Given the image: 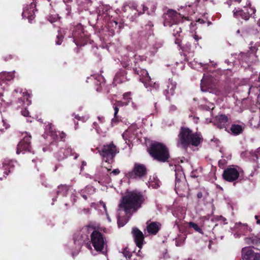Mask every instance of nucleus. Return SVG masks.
<instances>
[{
	"instance_id": "nucleus-12",
	"label": "nucleus",
	"mask_w": 260,
	"mask_h": 260,
	"mask_svg": "<svg viewBox=\"0 0 260 260\" xmlns=\"http://www.w3.org/2000/svg\"><path fill=\"white\" fill-rule=\"evenodd\" d=\"M252 247H245L241 250L243 260H260V252H255Z\"/></svg>"
},
{
	"instance_id": "nucleus-63",
	"label": "nucleus",
	"mask_w": 260,
	"mask_h": 260,
	"mask_svg": "<svg viewBox=\"0 0 260 260\" xmlns=\"http://www.w3.org/2000/svg\"><path fill=\"white\" fill-rule=\"evenodd\" d=\"M57 166H55V167L54 171H56V170H57Z\"/></svg>"
},
{
	"instance_id": "nucleus-16",
	"label": "nucleus",
	"mask_w": 260,
	"mask_h": 260,
	"mask_svg": "<svg viewBox=\"0 0 260 260\" xmlns=\"http://www.w3.org/2000/svg\"><path fill=\"white\" fill-rule=\"evenodd\" d=\"M229 118L225 114H218L214 118V125L219 129L226 128L230 123Z\"/></svg>"
},
{
	"instance_id": "nucleus-14",
	"label": "nucleus",
	"mask_w": 260,
	"mask_h": 260,
	"mask_svg": "<svg viewBox=\"0 0 260 260\" xmlns=\"http://www.w3.org/2000/svg\"><path fill=\"white\" fill-rule=\"evenodd\" d=\"M132 234L136 246L141 249L144 242L143 233L138 228L134 227L132 229Z\"/></svg>"
},
{
	"instance_id": "nucleus-1",
	"label": "nucleus",
	"mask_w": 260,
	"mask_h": 260,
	"mask_svg": "<svg viewBox=\"0 0 260 260\" xmlns=\"http://www.w3.org/2000/svg\"><path fill=\"white\" fill-rule=\"evenodd\" d=\"M145 198L141 192L132 191L123 196L119 204V209L124 211L126 216H119L117 224L119 228L123 226L129 220L130 216L142 206Z\"/></svg>"
},
{
	"instance_id": "nucleus-50",
	"label": "nucleus",
	"mask_w": 260,
	"mask_h": 260,
	"mask_svg": "<svg viewBox=\"0 0 260 260\" xmlns=\"http://www.w3.org/2000/svg\"><path fill=\"white\" fill-rule=\"evenodd\" d=\"M77 45L79 46H84L86 44V42H76Z\"/></svg>"
},
{
	"instance_id": "nucleus-3",
	"label": "nucleus",
	"mask_w": 260,
	"mask_h": 260,
	"mask_svg": "<svg viewBox=\"0 0 260 260\" xmlns=\"http://www.w3.org/2000/svg\"><path fill=\"white\" fill-rule=\"evenodd\" d=\"M147 151L154 160L160 162L169 161L170 155L169 148L162 143L156 141L152 142L147 148Z\"/></svg>"
},
{
	"instance_id": "nucleus-47",
	"label": "nucleus",
	"mask_w": 260,
	"mask_h": 260,
	"mask_svg": "<svg viewBox=\"0 0 260 260\" xmlns=\"http://www.w3.org/2000/svg\"><path fill=\"white\" fill-rule=\"evenodd\" d=\"M98 120L101 123H104L105 121V118L103 116H98Z\"/></svg>"
},
{
	"instance_id": "nucleus-9",
	"label": "nucleus",
	"mask_w": 260,
	"mask_h": 260,
	"mask_svg": "<svg viewBox=\"0 0 260 260\" xmlns=\"http://www.w3.org/2000/svg\"><path fill=\"white\" fill-rule=\"evenodd\" d=\"M127 8L135 10L137 12L138 16H140L145 13L148 15H150L154 12L155 10V7H153L149 10L148 6L144 4H141L140 6H138L135 4L129 3L124 4L122 8V10L124 12H126Z\"/></svg>"
},
{
	"instance_id": "nucleus-25",
	"label": "nucleus",
	"mask_w": 260,
	"mask_h": 260,
	"mask_svg": "<svg viewBox=\"0 0 260 260\" xmlns=\"http://www.w3.org/2000/svg\"><path fill=\"white\" fill-rule=\"evenodd\" d=\"M244 129V126L236 124H232L230 128L231 133L235 136H238L241 134L243 132Z\"/></svg>"
},
{
	"instance_id": "nucleus-36",
	"label": "nucleus",
	"mask_w": 260,
	"mask_h": 260,
	"mask_svg": "<svg viewBox=\"0 0 260 260\" xmlns=\"http://www.w3.org/2000/svg\"><path fill=\"white\" fill-rule=\"evenodd\" d=\"M24 108H22V110L21 111V115L24 117H29V112L28 110L25 107H23Z\"/></svg>"
},
{
	"instance_id": "nucleus-13",
	"label": "nucleus",
	"mask_w": 260,
	"mask_h": 260,
	"mask_svg": "<svg viewBox=\"0 0 260 260\" xmlns=\"http://www.w3.org/2000/svg\"><path fill=\"white\" fill-rule=\"evenodd\" d=\"M29 6H27L23 10L22 16L23 18H27L30 22L35 17L36 9V0H32Z\"/></svg>"
},
{
	"instance_id": "nucleus-42",
	"label": "nucleus",
	"mask_w": 260,
	"mask_h": 260,
	"mask_svg": "<svg viewBox=\"0 0 260 260\" xmlns=\"http://www.w3.org/2000/svg\"><path fill=\"white\" fill-rule=\"evenodd\" d=\"M258 154H260V147L255 150L253 156L258 159Z\"/></svg>"
},
{
	"instance_id": "nucleus-21",
	"label": "nucleus",
	"mask_w": 260,
	"mask_h": 260,
	"mask_svg": "<svg viewBox=\"0 0 260 260\" xmlns=\"http://www.w3.org/2000/svg\"><path fill=\"white\" fill-rule=\"evenodd\" d=\"M72 154V149L70 147L61 148L56 153L55 157L58 160L60 161L67 158L68 156Z\"/></svg>"
},
{
	"instance_id": "nucleus-55",
	"label": "nucleus",
	"mask_w": 260,
	"mask_h": 260,
	"mask_svg": "<svg viewBox=\"0 0 260 260\" xmlns=\"http://www.w3.org/2000/svg\"><path fill=\"white\" fill-rule=\"evenodd\" d=\"M190 177H192V178H197L198 176L196 175V174H194V173L193 172H192L190 174Z\"/></svg>"
},
{
	"instance_id": "nucleus-30",
	"label": "nucleus",
	"mask_w": 260,
	"mask_h": 260,
	"mask_svg": "<svg viewBox=\"0 0 260 260\" xmlns=\"http://www.w3.org/2000/svg\"><path fill=\"white\" fill-rule=\"evenodd\" d=\"M125 74L124 72L117 73L114 78V82L118 84L123 82Z\"/></svg>"
},
{
	"instance_id": "nucleus-60",
	"label": "nucleus",
	"mask_w": 260,
	"mask_h": 260,
	"mask_svg": "<svg viewBox=\"0 0 260 260\" xmlns=\"http://www.w3.org/2000/svg\"><path fill=\"white\" fill-rule=\"evenodd\" d=\"M257 24L259 26H260V19L257 21Z\"/></svg>"
},
{
	"instance_id": "nucleus-38",
	"label": "nucleus",
	"mask_w": 260,
	"mask_h": 260,
	"mask_svg": "<svg viewBox=\"0 0 260 260\" xmlns=\"http://www.w3.org/2000/svg\"><path fill=\"white\" fill-rule=\"evenodd\" d=\"M131 92H125L123 95V99L127 101L126 102H127V103L129 102V100L132 99L131 98Z\"/></svg>"
},
{
	"instance_id": "nucleus-64",
	"label": "nucleus",
	"mask_w": 260,
	"mask_h": 260,
	"mask_svg": "<svg viewBox=\"0 0 260 260\" xmlns=\"http://www.w3.org/2000/svg\"><path fill=\"white\" fill-rule=\"evenodd\" d=\"M187 3H188V6L190 7L191 6V5L189 3V2H187Z\"/></svg>"
},
{
	"instance_id": "nucleus-6",
	"label": "nucleus",
	"mask_w": 260,
	"mask_h": 260,
	"mask_svg": "<svg viewBox=\"0 0 260 260\" xmlns=\"http://www.w3.org/2000/svg\"><path fill=\"white\" fill-rule=\"evenodd\" d=\"M99 152L104 161L109 164H112L115 161L114 158L116 154L119 153V149L112 142L104 145Z\"/></svg>"
},
{
	"instance_id": "nucleus-17",
	"label": "nucleus",
	"mask_w": 260,
	"mask_h": 260,
	"mask_svg": "<svg viewBox=\"0 0 260 260\" xmlns=\"http://www.w3.org/2000/svg\"><path fill=\"white\" fill-rule=\"evenodd\" d=\"M216 84L211 78L203 79L201 82V90L204 92H212L216 88Z\"/></svg>"
},
{
	"instance_id": "nucleus-45",
	"label": "nucleus",
	"mask_w": 260,
	"mask_h": 260,
	"mask_svg": "<svg viewBox=\"0 0 260 260\" xmlns=\"http://www.w3.org/2000/svg\"><path fill=\"white\" fill-rule=\"evenodd\" d=\"M120 172V170L118 169H116L113 170L111 174H113L114 175H117Z\"/></svg>"
},
{
	"instance_id": "nucleus-24",
	"label": "nucleus",
	"mask_w": 260,
	"mask_h": 260,
	"mask_svg": "<svg viewBox=\"0 0 260 260\" xmlns=\"http://www.w3.org/2000/svg\"><path fill=\"white\" fill-rule=\"evenodd\" d=\"M214 221L215 220L213 218L210 219L204 217L202 226L204 230L209 231L210 229H213L216 225L214 224Z\"/></svg>"
},
{
	"instance_id": "nucleus-41",
	"label": "nucleus",
	"mask_w": 260,
	"mask_h": 260,
	"mask_svg": "<svg viewBox=\"0 0 260 260\" xmlns=\"http://www.w3.org/2000/svg\"><path fill=\"white\" fill-rule=\"evenodd\" d=\"M114 104L116 105V106H117L118 107H122L124 105H126L128 104V103H127V102L124 103L122 101H116V102Z\"/></svg>"
},
{
	"instance_id": "nucleus-31",
	"label": "nucleus",
	"mask_w": 260,
	"mask_h": 260,
	"mask_svg": "<svg viewBox=\"0 0 260 260\" xmlns=\"http://www.w3.org/2000/svg\"><path fill=\"white\" fill-rule=\"evenodd\" d=\"M188 225L189 228L193 229L196 232H197L202 235L204 234L202 228H200L197 223L191 221L188 223Z\"/></svg>"
},
{
	"instance_id": "nucleus-22",
	"label": "nucleus",
	"mask_w": 260,
	"mask_h": 260,
	"mask_svg": "<svg viewBox=\"0 0 260 260\" xmlns=\"http://www.w3.org/2000/svg\"><path fill=\"white\" fill-rule=\"evenodd\" d=\"M147 231L150 235H155L160 230L161 224L156 221L151 222L148 223L147 222Z\"/></svg>"
},
{
	"instance_id": "nucleus-58",
	"label": "nucleus",
	"mask_w": 260,
	"mask_h": 260,
	"mask_svg": "<svg viewBox=\"0 0 260 260\" xmlns=\"http://www.w3.org/2000/svg\"><path fill=\"white\" fill-rule=\"evenodd\" d=\"M4 94L3 93H0V99L1 100V101H3V102H5V100H4L3 99H2V96H3Z\"/></svg>"
},
{
	"instance_id": "nucleus-32",
	"label": "nucleus",
	"mask_w": 260,
	"mask_h": 260,
	"mask_svg": "<svg viewBox=\"0 0 260 260\" xmlns=\"http://www.w3.org/2000/svg\"><path fill=\"white\" fill-rule=\"evenodd\" d=\"M86 194L90 196L91 194H93L95 192V189L91 186H86L84 189L82 190Z\"/></svg>"
},
{
	"instance_id": "nucleus-11",
	"label": "nucleus",
	"mask_w": 260,
	"mask_h": 260,
	"mask_svg": "<svg viewBox=\"0 0 260 260\" xmlns=\"http://www.w3.org/2000/svg\"><path fill=\"white\" fill-rule=\"evenodd\" d=\"M222 176L225 181L232 182L238 179L240 176V173L236 168L230 166L224 169Z\"/></svg>"
},
{
	"instance_id": "nucleus-52",
	"label": "nucleus",
	"mask_w": 260,
	"mask_h": 260,
	"mask_svg": "<svg viewBox=\"0 0 260 260\" xmlns=\"http://www.w3.org/2000/svg\"><path fill=\"white\" fill-rule=\"evenodd\" d=\"M224 62L227 63L228 65L230 66H233V62H231V61H230L229 60V59H225Z\"/></svg>"
},
{
	"instance_id": "nucleus-35",
	"label": "nucleus",
	"mask_w": 260,
	"mask_h": 260,
	"mask_svg": "<svg viewBox=\"0 0 260 260\" xmlns=\"http://www.w3.org/2000/svg\"><path fill=\"white\" fill-rule=\"evenodd\" d=\"M56 44L57 45H60L62 42L63 36L61 34H58L56 36Z\"/></svg>"
},
{
	"instance_id": "nucleus-40",
	"label": "nucleus",
	"mask_w": 260,
	"mask_h": 260,
	"mask_svg": "<svg viewBox=\"0 0 260 260\" xmlns=\"http://www.w3.org/2000/svg\"><path fill=\"white\" fill-rule=\"evenodd\" d=\"M183 51H189L191 48V44L189 43H186L184 46L181 47Z\"/></svg>"
},
{
	"instance_id": "nucleus-2",
	"label": "nucleus",
	"mask_w": 260,
	"mask_h": 260,
	"mask_svg": "<svg viewBox=\"0 0 260 260\" xmlns=\"http://www.w3.org/2000/svg\"><path fill=\"white\" fill-rule=\"evenodd\" d=\"M178 137V142L185 149L190 145L198 147L203 140L200 133H193L191 129L185 126L180 128Z\"/></svg>"
},
{
	"instance_id": "nucleus-53",
	"label": "nucleus",
	"mask_w": 260,
	"mask_h": 260,
	"mask_svg": "<svg viewBox=\"0 0 260 260\" xmlns=\"http://www.w3.org/2000/svg\"><path fill=\"white\" fill-rule=\"evenodd\" d=\"M194 39L197 41L198 42V41L201 39L200 37H199L197 35L195 34L193 37Z\"/></svg>"
},
{
	"instance_id": "nucleus-54",
	"label": "nucleus",
	"mask_w": 260,
	"mask_h": 260,
	"mask_svg": "<svg viewBox=\"0 0 260 260\" xmlns=\"http://www.w3.org/2000/svg\"><path fill=\"white\" fill-rule=\"evenodd\" d=\"M258 217H258V216H257V215H255V219L257 220H256V223H257V224H260V219H259V218H258Z\"/></svg>"
},
{
	"instance_id": "nucleus-44",
	"label": "nucleus",
	"mask_w": 260,
	"mask_h": 260,
	"mask_svg": "<svg viewBox=\"0 0 260 260\" xmlns=\"http://www.w3.org/2000/svg\"><path fill=\"white\" fill-rule=\"evenodd\" d=\"M81 197L85 200H86L89 197L88 194H86L83 191H81L80 192Z\"/></svg>"
},
{
	"instance_id": "nucleus-46",
	"label": "nucleus",
	"mask_w": 260,
	"mask_h": 260,
	"mask_svg": "<svg viewBox=\"0 0 260 260\" xmlns=\"http://www.w3.org/2000/svg\"><path fill=\"white\" fill-rule=\"evenodd\" d=\"M224 160H220L218 161V166L220 168H223L224 167Z\"/></svg>"
},
{
	"instance_id": "nucleus-5",
	"label": "nucleus",
	"mask_w": 260,
	"mask_h": 260,
	"mask_svg": "<svg viewBox=\"0 0 260 260\" xmlns=\"http://www.w3.org/2000/svg\"><path fill=\"white\" fill-rule=\"evenodd\" d=\"M148 169L146 165L143 164L135 162L132 170L125 174V176L129 180H143L147 177Z\"/></svg>"
},
{
	"instance_id": "nucleus-57",
	"label": "nucleus",
	"mask_w": 260,
	"mask_h": 260,
	"mask_svg": "<svg viewBox=\"0 0 260 260\" xmlns=\"http://www.w3.org/2000/svg\"><path fill=\"white\" fill-rule=\"evenodd\" d=\"M3 123H4V125L6 126V129H7L8 127H9V124H6V122H5V120H3Z\"/></svg>"
},
{
	"instance_id": "nucleus-23",
	"label": "nucleus",
	"mask_w": 260,
	"mask_h": 260,
	"mask_svg": "<svg viewBox=\"0 0 260 260\" xmlns=\"http://www.w3.org/2000/svg\"><path fill=\"white\" fill-rule=\"evenodd\" d=\"M15 72H2L0 73V86L3 83H6L7 81H10L14 78Z\"/></svg>"
},
{
	"instance_id": "nucleus-27",
	"label": "nucleus",
	"mask_w": 260,
	"mask_h": 260,
	"mask_svg": "<svg viewBox=\"0 0 260 260\" xmlns=\"http://www.w3.org/2000/svg\"><path fill=\"white\" fill-rule=\"evenodd\" d=\"M245 241L248 245L258 246L260 245V238L256 236H253L246 238Z\"/></svg>"
},
{
	"instance_id": "nucleus-59",
	"label": "nucleus",
	"mask_w": 260,
	"mask_h": 260,
	"mask_svg": "<svg viewBox=\"0 0 260 260\" xmlns=\"http://www.w3.org/2000/svg\"><path fill=\"white\" fill-rule=\"evenodd\" d=\"M137 255L138 256H140L142 257L141 255V250H140V249L139 250L138 252L137 253Z\"/></svg>"
},
{
	"instance_id": "nucleus-61",
	"label": "nucleus",
	"mask_w": 260,
	"mask_h": 260,
	"mask_svg": "<svg viewBox=\"0 0 260 260\" xmlns=\"http://www.w3.org/2000/svg\"><path fill=\"white\" fill-rule=\"evenodd\" d=\"M18 92V90H17V89H15V90H14V92H16V93H17Z\"/></svg>"
},
{
	"instance_id": "nucleus-51",
	"label": "nucleus",
	"mask_w": 260,
	"mask_h": 260,
	"mask_svg": "<svg viewBox=\"0 0 260 260\" xmlns=\"http://www.w3.org/2000/svg\"><path fill=\"white\" fill-rule=\"evenodd\" d=\"M197 197L199 199H201L203 197V193L201 191H199L197 193Z\"/></svg>"
},
{
	"instance_id": "nucleus-20",
	"label": "nucleus",
	"mask_w": 260,
	"mask_h": 260,
	"mask_svg": "<svg viewBox=\"0 0 260 260\" xmlns=\"http://www.w3.org/2000/svg\"><path fill=\"white\" fill-rule=\"evenodd\" d=\"M153 24L151 21H148L145 25L143 30L139 31L140 36L144 38V39H147L149 36L153 34Z\"/></svg>"
},
{
	"instance_id": "nucleus-26",
	"label": "nucleus",
	"mask_w": 260,
	"mask_h": 260,
	"mask_svg": "<svg viewBox=\"0 0 260 260\" xmlns=\"http://www.w3.org/2000/svg\"><path fill=\"white\" fill-rule=\"evenodd\" d=\"M30 95L27 91L23 92V96L18 99V102L22 104V107L29 106L31 104V100H29Z\"/></svg>"
},
{
	"instance_id": "nucleus-49",
	"label": "nucleus",
	"mask_w": 260,
	"mask_h": 260,
	"mask_svg": "<svg viewBox=\"0 0 260 260\" xmlns=\"http://www.w3.org/2000/svg\"><path fill=\"white\" fill-rule=\"evenodd\" d=\"M197 22H199L200 24H204L205 23V21L203 19H198V20L197 21Z\"/></svg>"
},
{
	"instance_id": "nucleus-34",
	"label": "nucleus",
	"mask_w": 260,
	"mask_h": 260,
	"mask_svg": "<svg viewBox=\"0 0 260 260\" xmlns=\"http://www.w3.org/2000/svg\"><path fill=\"white\" fill-rule=\"evenodd\" d=\"M124 256L126 258H130L132 256V254H131V252L129 251L127 248H125L123 249L122 252Z\"/></svg>"
},
{
	"instance_id": "nucleus-8",
	"label": "nucleus",
	"mask_w": 260,
	"mask_h": 260,
	"mask_svg": "<svg viewBox=\"0 0 260 260\" xmlns=\"http://www.w3.org/2000/svg\"><path fill=\"white\" fill-rule=\"evenodd\" d=\"M182 18L183 16L181 14L174 10L169 9L164 14V25L165 26H172L178 24Z\"/></svg>"
},
{
	"instance_id": "nucleus-28",
	"label": "nucleus",
	"mask_w": 260,
	"mask_h": 260,
	"mask_svg": "<svg viewBox=\"0 0 260 260\" xmlns=\"http://www.w3.org/2000/svg\"><path fill=\"white\" fill-rule=\"evenodd\" d=\"M11 170L10 165L8 164H4L2 167L0 168V180H2L5 178L10 173Z\"/></svg>"
},
{
	"instance_id": "nucleus-43",
	"label": "nucleus",
	"mask_w": 260,
	"mask_h": 260,
	"mask_svg": "<svg viewBox=\"0 0 260 260\" xmlns=\"http://www.w3.org/2000/svg\"><path fill=\"white\" fill-rule=\"evenodd\" d=\"M113 109H114V115L116 116V115H117V114L118 113L119 107H118L117 106H116V105L114 104V105H113Z\"/></svg>"
},
{
	"instance_id": "nucleus-56",
	"label": "nucleus",
	"mask_w": 260,
	"mask_h": 260,
	"mask_svg": "<svg viewBox=\"0 0 260 260\" xmlns=\"http://www.w3.org/2000/svg\"><path fill=\"white\" fill-rule=\"evenodd\" d=\"M178 174H176V184H177V182H179L180 181V179L178 178Z\"/></svg>"
},
{
	"instance_id": "nucleus-29",
	"label": "nucleus",
	"mask_w": 260,
	"mask_h": 260,
	"mask_svg": "<svg viewBox=\"0 0 260 260\" xmlns=\"http://www.w3.org/2000/svg\"><path fill=\"white\" fill-rule=\"evenodd\" d=\"M70 189V186L66 184H61L58 186L56 193L57 195H61L62 196H66Z\"/></svg>"
},
{
	"instance_id": "nucleus-37",
	"label": "nucleus",
	"mask_w": 260,
	"mask_h": 260,
	"mask_svg": "<svg viewBox=\"0 0 260 260\" xmlns=\"http://www.w3.org/2000/svg\"><path fill=\"white\" fill-rule=\"evenodd\" d=\"M119 120L118 119L117 115H116V116L114 115V118H112V119L111 120L112 126H114L117 125L119 123Z\"/></svg>"
},
{
	"instance_id": "nucleus-39",
	"label": "nucleus",
	"mask_w": 260,
	"mask_h": 260,
	"mask_svg": "<svg viewBox=\"0 0 260 260\" xmlns=\"http://www.w3.org/2000/svg\"><path fill=\"white\" fill-rule=\"evenodd\" d=\"M158 180H156L154 182H151V185L153 188H158L160 186Z\"/></svg>"
},
{
	"instance_id": "nucleus-19",
	"label": "nucleus",
	"mask_w": 260,
	"mask_h": 260,
	"mask_svg": "<svg viewBox=\"0 0 260 260\" xmlns=\"http://www.w3.org/2000/svg\"><path fill=\"white\" fill-rule=\"evenodd\" d=\"M176 85L177 84L175 81H173V79H169L167 88L164 91L167 99L170 100L171 96L174 94Z\"/></svg>"
},
{
	"instance_id": "nucleus-7",
	"label": "nucleus",
	"mask_w": 260,
	"mask_h": 260,
	"mask_svg": "<svg viewBox=\"0 0 260 260\" xmlns=\"http://www.w3.org/2000/svg\"><path fill=\"white\" fill-rule=\"evenodd\" d=\"M133 71L135 75L139 76L140 81L144 84L146 88L154 86L155 83L152 81L148 72L145 69H142L139 66H137L135 63L133 68Z\"/></svg>"
},
{
	"instance_id": "nucleus-15",
	"label": "nucleus",
	"mask_w": 260,
	"mask_h": 260,
	"mask_svg": "<svg viewBox=\"0 0 260 260\" xmlns=\"http://www.w3.org/2000/svg\"><path fill=\"white\" fill-rule=\"evenodd\" d=\"M255 11V9L251 8L244 7V9L234 11V15L237 18H241L245 20H248L251 15L250 12L254 13Z\"/></svg>"
},
{
	"instance_id": "nucleus-18",
	"label": "nucleus",
	"mask_w": 260,
	"mask_h": 260,
	"mask_svg": "<svg viewBox=\"0 0 260 260\" xmlns=\"http://www.w3.org/2000/svg\"><path fill=\"white\" fill-rule=\"evenodd\" d=\"M53 126V125L51 123H50L46 125V130L49 131V133H50V136L54 140H58L59 139L61 141H65L67 135L63 132H60L58 131L57 132L56 131H53L52 129Z\"/></svg>"
},
{
	"instance_id": "nucleus-33",
	"label": "nucleus",
	"mask_w": 260,
	"mask_h": 260,
	"mask_svg": "<svg viewBox=\"0 0 260 260\" xmlns=\"http://www.w3.org/2000/svg\"><path fill=\"white\" fill-rule=\"evenodd\" d=\"M182 32V29L180 26L175 25L173 29V35L175 37H180V34Z\"/></svg>"
},
{
	"instance_id": "nucleus-4",
	"label": "nucleus",
	"mask_w": 260,
	"mask_h": 260,
	"mask_svg": "<svg viewBox=\"0 0 260 260\" xmlns=\"http://www.w3.org/2000/svg\"><path fill=\"white\" fill-rule=\"evenodd\" d=\"M90 243H87L88 248L92 251L93 246L96 252L103 253L107 246L105 236L99 231L94 230L90 234Z\"/></svg>"
},
{
	"instance_id": "nucleus-62",
	"label": "nucleus",
	"mask_w": 260,
	"mask_h": 260,
	"mask_svg": "<svg viewBox=\"0 0 260 260\" xmlns=\"http://www.w3.org/2000/svg\"><path fill=\"white\" fill-rule=\"evenodd\" d=\"M236 2H237L238 3L241 2V0H235Z\"/></svg>"
},
{
	"instance_id": "nucleus-48",
	"label": "nucleus",
	"mask_w": 260,
	"mask_h": 260,
	"mask_svg": "<svg viewBox=\"0 0 260 260\" xmlns=\"http://www.w3.org/2000/svg\"><path fill=\"white\" fill-rule=\"evenodd\" d=\"M175 43L176 44H178L179 47H181V40L179 38H177V37H176V39L175 41Z\"/></svg>"
},
{
	"instance_id": "nucleus-10",
	"label": "nucleus",
	"mask_w": 260,
	"mask_h": 260,
	"mask_svg": "<svg viewBox=\"0 0 260 260\" xmlns=\"http://www.w3.org/2000/svg\"><path fill=\"white\" fill-rule=\"evenodd\" d=\"M31 136L27 133L23 139L19 142L17 145L16 153L19 154L22 153L24 154L27 152H32V147L31 145Z\"/></svg>"
}]
</instances>
